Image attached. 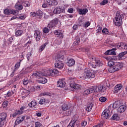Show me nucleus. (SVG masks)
Segmentation results:
<instances>
[{"label": "nucleus", "mask_w": 127, "mask_h": 127, "mask_svg": "<svg viewBox=\"0 0 127 127\" xmlns=\"http://www.w3.org/2000/svg\"><path fill=\"white\" fill-rule=\"evenodd\" d=\"M123 89V85L121 84H118L114 87V93H118L119 91Z\"/></svg>", "instance_id": "obj_19"}, {"label": "nucleus", "mask_w": 127, "mask_h": 127, "mask_svg": "<svg viewBox=\"0 0 127 127\" xmlns=\"http://www.w3.org/2000/svg\"><path fill=\"white\" fill-rule=\"evenodd\" d=\"M30 44H31V41H29L24 45V47H29Z\"/></svg>", "instance_id": "obj_52"}, {"label": "nucleus", "mask_w": 127, "mask_h": 127, "mask_svg": "<svg viewBox=\"0 0 127 127\" xmlns=\"http://www.w3.org/2000/svg\"><path fill=\"white\" fill-rule=\"evenodd\" d=\"M99 101L101 102V103H105L106 101H107V98L105 97H101L99 98Z\"/></svg>", "instance_id": "obj_44"}, {"label": "nucleus", "mask_w": 127, "mask_h": 127, "mask_svg": "<svg viewBox=\"0 0 127 127\" xmlns=\"http://www.w3.org/2000/svg\"><path fill=\"white\" fill-rule=\"evenodd\" d=\"M6 113H2L0 114V127H2L4 125V122L6 120Z\"/></svg>", "instance_id": "obj_8"}, {"label": "nucleus", "mask_w": 127, "mask_h": 127, "mask_svg": "<svg viewBox=\"0 0 127 127\" xmlns=\"http://www.w3.org/2000/svg\"><path fill=\"white\" fill-rule=\"evenodd\" d=\"M18 11L16 10H13V9H5L4 10V14H6L7 15H8L9 14H16Z\"/></svg>", "instance_id": "obj_11"}, {"label": "nucleus", "mask_w": 127, "mask_h": 127, "mask_svg": "<svg viewBox=\"0 0 127 127\" xmlns=\"http://www.w3.org/2000/svg\"><path fill=\"white\" fill-rule=\"evenodd\" d=\"M36 90V86H32L30 89V92H35V91Z\"/></svg>", "instance_id": "obj_59"}, {"label": "nucleus", "mask_w": 127, "mask_h": 127, "mask_svg": "<svg viewBox=\"0 0 127 127\" xmlns=\"http://www.w3.org/2000/svg\"><path fill=\"white\" fill-rule=\"evenodd\" d=\"M36 13L37 17L38 16L39 17V18L42 17V15H43V12H42V11H41V10L37 11Z\"/></svg>", "instance_id": "obj_34"}, {"label": "nucleus", "mask_w": 127, "mask_h": 127, "mask_svg": "<svg viewBox=\"0 0 127 127\" xmlns=\"http://www.w3.org/2000/svg\"><path fill=\"white\" fill-rule=\"evenodd\" d=\"M58 4V1L56 0H52V5H57Z\"/></svg>", "instance_id": "obj_54"}, {"label": "nucleus", "mask_w": 127, "mask_h": 127, "mask_svg": "<svg viewBox=\"0 0 127 127\" xmlns=\"http://www.w3.org/2000/svg\"><path fill=\"white\" fill-rule=\"evenodd\" d=\"M83 76L85 78L90 79V78H95V74L92 73L89 69L85 68L84 70V72L83 73Z\"/></svg>", "instance_id": "obj_6"}, {"label": "nucleus", "mask_w": 127, "mask_h": 127, "mask_svg": "<svg viewBox=\"0 0 127 127\" xmlns=\"http://www.w3.org/2000/svg\"><path fill=\"white\" fill-rule=\"evenodd\" d=\"M94 88V92L97 93L98 92H105L107 90V87L105 85H98V86L92 87Z\"/></svg>", "instance_id": "obj_7"}, {"label": "nucleus", "mask_w": 127, "mask_h": 127, "mask_svg": "<svg viewBox=\"0 0 127 127\" xmlns=\"http://www.w3.org/2000/svg\"><path fill=\"white\" fill-rule=\"evenodd\" d=\"M108 2H109V0H103L100 2V5H105Z\"/></svg>", "instance_id": "obj_47"}, {"label": "nucleus", "mask_w": 127, "mask_h": 127, "mask_svg": "<svg viewBox=\"0 0 127 127\" xmlns=\"http://www.w3.org/2000/svg\"><path fill=\"white\" fill-rule=\"evenodd\" d=\"M48 44L47 43H45L44 45H42L40 47V51L41 52L43 51L44 50V48L46 47V46Z\"/></svg>", "instance_id": "obj_39"}, {"label": "nucleus", "mask_w": 127, "mask_h": 127, "mask_svg": "<svg viewBox=\"0 0 127 127\" xmlns=\"http://www.w3.org/2000/svg\"><path fill=\"white\" fill-rule=\"evenodd\" d=\"M92 59L95 61V64L97 67H100L103 65V62H102V60H101V59L97 58H92Z\"/></svg>", "instance_id": "obj_17"}, {"label": "nucleus", "mask_w": 127, "mask_h": 127, "mask_svg": "<svg viewBox=\"0 0 127 127\" xmlns=\"http://www.w3.org/2000/svg\"><path fill=\"white\" fill-rule=\"evenodd\" d=\"M118 107H119V104H118V102H115L113 104V109H117Z\"/></svg>", "instance_id": "obj_51"}, {"label": "nucleus", "mask_w": 127, "mask_h": 127, "mask_svg": "<svg viewBox=\"0 0 127 127\" xmlns=\"http://www.w3.org/2000/svg\"><path fill=\"white\" fill-rule=\"evenodd\" d=\"M102 117L104 118V119H110V113L109 112H103Z\"/></svg>", "instance_id": "obj_27"}, {"label": "nucleus", "mask_w": 127, "mask_h": 127, "mask_svg": "<svg viewBox=\"0 0 127 127\" xmlns=\"http://www.w3.org/2000/svg\"><path fill=\"white\" fill-rule=\"evenodd\" d=\"M23 5L24 6H30V3L28 1H25L23 2Z\"/></svg>", "instance_id": "obj_48"}, {"label": "nucleus", "mask_w": 127, "mask_h": 127, "mask_svg": "<svg viewBox=\"0 0 127 127\" xmlns=\"http://www.w3.org/2000/svg\"><path fill=\"white\" fill-rule=\"evenodd\" d=\"M80 43V38L77 37L75 38V41L74 42V44L75 45H78Z\"/></svg>", "instance_id": "obj_45"}, {"label": "nucleus", "mask_w": 127, "mask_h": 127, "mask_svg": "<svg viewBox=\"0 0 127 127\" xmlns=\"http://www.w3.org/2000/svg\"><path fill=\"white\" fill-rule=\"evenodd\" d=\"M45 102H46V100H45V99L42 98L39 101V104H40V105H43V104H45Z\"/></svg>", "instance_id": "obj_43"}, {"label": "nucleus", "mask_w": 127, "mask_h": 127, "mask_svg": "<svg viewBox=\"0 0 127 127\" xmlns=\"http://www.w3.org/2000/svg\"><path fill=\"white\" fill-rule=\"evenodd\" d=\"M73 89H75V90H78V89H81V85L78 84H75V85H73Z\"/></svg>", "instance_id": "obj_42"}, {"label": "nucleus", "mask_w": 127, "mask_h": 127, "mask_svg": "<svg viewBox=\"0 0 127 127\" xmlns=\"http://www.w3.org/2000/svg\"><path fill=\"white\" fill-rule=\"evenodd\" d=\"M73 11L74 9H73V8H69L67 10V12H69V13H73Z\"/></svg>", "instance_id": "obj_58"}, {"label": "nucleus", "mask_w": 127, "mask_h": 127, "mask_svg": "<svg viewBox=\"0 0 127 127\" xmlns=\"http://www.w3.org/2000/svg\"><path fill=\"white\" fill-rule=\"evenodd\" d=\"M103 125L102 123H100L97 125L94 126L93 127H103Z\"/></svg>", "instance_id": "obj_63"}, {"label": "nucleus", "mask_w": 127, "mask_h": 127, "mask_svg": "<svg viewBox=\"0 0 127 127\" xmlns=\"http://www.w3.org/2000/svg\"><path fill=\"white\" fill-rule=\"evenodd\" d=\"M22 33H23V30H18L15 33V36H16V37L21 36V35H22Z\"/></svg>", "instance_id": "obj_31"}, {"label": "nucleus", "mask_w": 127, "mask_h": 127, "mask_svg": "<svg viewBox=\"0 0 127 127\" xmlns=\"http://www.w3.org/2000/svg\"><path fill=\"white\" fill-rule=\"evenodd\" d=\"M25 17H26L24 15H21L19 16V18L20 19H21L22 20H23L25 19Z\"/></svg>", "instance_id": "obj_60"}, {"label": "nucleus", "mask_w": 127, "mask_h": 127, "mask_svg": "<svg viewBox=\"0 0 127 127\" xmlns=\"http://www.w3.org/2000/svg\"><path fill=\"white\" fill-rule=\"evenodd\" d=\"M44 33H48L49 32V29L48 28H45L43 30Z\"/></svg>", "instance_id": "obj_55"}, {"label": "nucleus", "mask_w": 127, "mask_h": 127, "mask_svg": "<svg viewBox=\"0 0 127 127\" xmlns=\"http://www.w3.org/2000/svg\"><path fill=\"white\" fill-rule=\"evenodd\" d=\"M59 71L57 69L47 68L43 71H39L33 72L32 74L33 78H37V79H40L42 77H54L58 75Z\"/></svg>", "instance_id": "obj_1"}, {"label": "nucleus", "mask_w": 127, "mask_h": 127, "mask_svg": "<svg viewBox=\"0 0 127 127\" xmlns=\"http://www.w3.org/2000/svg\"><path fill=\"white\" fill-rule=\"evenodd\" d=\"M39 82L41 84H46V83H47V79H46L45 77H43L39 80Z\"/></svg>", "instance_id": "obj_35"}, {"label": "nucleus", "mask_w": 127, "mask_h": 127, "mask_svg": "<svg viewBox=\"0 0 127 127\" xmlns=\"http://www.w3.org/2000/svg\"><path fill=\"white\" fill-rule=\"evenodd\" d=\"M42 96H48L49 95V93L45 92L41 94Z\"/></svg>", "instance_id": "obj_64"}, {"label": "nucleus", "mask_w": 127, "mask_h": 127, "mask_svg": "<svg viewBox=\"0 0 127 127\" xmlns=\"http://www.w3.org/2000/svg\"><path fill=\"white\" fill-rule=\"evenodd\" d=\"M21 95H22V98H26L27 96L29 95V92H28V90L24 89L21 92Z\"/></svg>", "instance_id": "obj_25"}, {"label": "nucleus", "mask_w": 127, "mask_h": 127, "mask_svg": "<svg viewBox=\"0 0 127 127\" xmlns=\"http://www.w3.org/2000/svg\"><path fill=\"white\" fill-rule=\"evenodd\" d=\"M35 127H42V124L40 123V122H36L35 124Z\"/></svg>", "instance_id": "obj_49"}, {"label": "nucleus", "mask_w": 127, "mask_h": 127, "mask_svg": "<svg viewBox=\"0 0 127 127\" xmlns=\"http://www.w3.org/2000/svg\"><path fill=\"white\" fill-rule=\"evenodd\" d=\"M30 16H32L33 17H37V15H36V13H35V12H31L30 13Z\"/></svg>", "instance_id": "obj_53"}, {"label": "nucleus", "mask_w": 127, "mask_h": 127, "mask_svg": "<svg viewBox=\"0 0 127 127\" xmlns=\"http://www.w3.org/2000/svg\"><path fill=\"white\" fill-rule=\"evenodd\" d=\"M126 110H127V106L121 105L118 108L117 111L118 113H122L126 112Z\"/></svg>", "instance_id": "obj_20"}, {"label": "nucleus", "mask_w": 127, "mask_h": 127, "mask_svg": "<svg viewBox=\"0 0 127 127\" xmlns=\"http://www.w3.org/2000/svg\"><path fill=\"white\" fill-rule=\"evenodd\" d=\"M79 122L78 121V116H73L71 121L67 127H79Z\"/></svg>", "instance_id": "obj_4"}, {"label": "nucleus", "mask_w": 127, "mask_h": 127, "mask_svg": "<svg viewBox=\"0 0 127 127\" xmlns=\"http://www.w3.org/2000/svg\"><path fill=\"white\" fill-rule=\"evenodd\" d=\"M127 53V51L120 53L118 55V57H119L120 58H123V57H124V56H125V55H126Z\"/></svg>", "instance_id": "obj_38"}, {"label": "nucleus", "mask_w": 127, "mask_h": 127, "mask_svg": "<svg viewBox=\"0 0 127 127\" xmlns=\"http://www.w3.org/2000/svg\"><path fill=\"white\" fill-rule=\"evenodd\" d=\"M49 5H52V0H44V3L42 4V7L46 8Z\"/></svg>", "instance_id": "obj_14"}, {"label": "nucleus", "mask_w": 127, "mask_h": 127, "mask_svg": "<svg viewBox=\"0 0 127 127\" xmlns=\"http://www.w3.org/2000/svg\"><path fill=\"white\" fill-rule=\"evenodd\" d=\"M93 91H94V88L92 87L90 88L86 89L85 91H84L83 92V95L84 96L89 95V94H91V93H93Z\"/></svg>", "instance_id": "obj_21"}, {"label": "nucleus", "mask_w": 127, "mask_h": 127, "mask_svg": "<svg viewBox=\"0 0 127 127\" xmlns=\"http://www.w3.org/2000/svg\"><path fill=\"white\" fill-rule=\"evenodd\" d=\"M91 25V23L89 21H86L83 24V27H85V28H87V27H89Z\"/></svg>", "instance_id": "obj_41"}, {"label": "nucleus", "mask_w": 127, "mask_h": 127, "mask_svg": "<svg viewBox=\"0 0 127 127\" xmlns=\"http://www.w3.org/2000/svg\"><path fill=\"white\" fill-rule=\"evenodd\" d=\"M119 119L120 118L119 117V116H118V115L117 114L113 115L112 117V120H113V121H118Z\"/></svg>", "instance_id": "obj_37"}, {"label": "nucleus", "mask_w": 127, "mask_h": 127, "mask_svg": "<svg viewBox=\"0 0 127 127\" xmlns=\"http://www.w3.org/2000/svg\"><path fill=\"white\" fill-rule=\"evenodd\" d=\"M36 105H37V103L35 100L32 101L30 103L28 104V106L30 108H34Z\"/></svg>", "instance_id": "obj_29"}, {"label": "nucleus", "mask_w": 127, "mask_h": 127, "mask_svg": "<svg viewBox=\"0 0 127 127\" xmlns=\"http://www.w3.org/2000/svg\"><path fill=\"white\" fill-rule=\"evenodd\" d=\"M25 118H26V120H29V119H30V117L29 116H23L22 117H19L17 118L16 121H15V125H19V124H21V123H22V122H23Z\"/></svg>", "instance_id": "obj_9"}, {"label": "nucleus", "mask_w": 127, "mask_h": 127, "mask_svg": "<svg viewBox=\"0 0 127 127\" xmlns=\"http://www.w3.org/2000/svg\"><path fill=\"white\" fill-rule=\"evenodd\" d=\"M117 48L119 49H124L127 50V44H125L123 42H121L120 44L117 45Z\"/></svg>", "instance_id": "obj_18"}, {"label": "nucleus", "mask_w": 127, "mask_h": 127, "mask_svg": "<svg viewBox=\"0 0 127 127\" xmlns=\"http://www.w3.org/2000/svg\"><path fill=\"white\" fill-rule=\"evenodd\" d=\"M88 65L89 66H90V67H92V68H94V69H96V68L98 67L97 64H95V63H93V62L88 63Z\"/></svg>", "instance_id": "obj_33"}, {"label": "nucleus", "mask_w": 127, "mask_h": 127, "mask_svg": "<svg viewBox=\"0 0 127 127\" xmlns=\"http://www.w3.org/2000/svg\"><path fill=\"white\" fill-rule=\"evenodd\" d=\"M65 85V78L60 79L58 81V86L60 87V88H64Z\"/></svg>", "instance_id": "obj_13"}, {"label": "nucleus", "mask_w": 127, "mask_h": 127, "mask_svg": "<svg viewBox=\"0 0 127 127\" xmlns=\"http://www.w3.org/2000/svg\"><path fill=\"white\" fill-rule=\"evenodd\" d=\"M115 51L117 50V48H113L111 50H108L107 52L105 53V55H115L116 54V52H113L112 51Z\"/></svg>", "instance_id": "obj_22"}, {"label": "nucleus", "mask_w": 127, "mask_h": 127, "mask_svg": "<svg viewBox=\"0 0 127 127\" xmlns=\"http://www.w3.org/2000/svg\"><path fill=\"white\" fill-rule=\"evenodd\" d=\"M30 56H31V53L30 52L28 53L27 55V59L28 61H29V59H30Z\"/></svg>", "instance_id": "obj_61"}, {"label": "nucleus", "mask_w": 127, "mask_h": 127, "mask_svg": "<svg viewBox=\"0 0 127 127\" xmlns=\"http://www.w3.org/2000/svg\"><path fill=\"white\" fill-rule=\"evenodd\" d=\"M29 81L28 79H24L23 80V85H27L28 84Z\"/></svg>", "instance_id": "obj_57"}, {"label": "nucleus", "mask_w": 127, "mask_h": 127, "mask_svg": "<svg viewBox=\"0 0 127 127\" xmlns=\"http://www.w3.org/2000/svg\"><path fill=\"white\" fill-rule=\"evenodd\" d=\"M62 108L63 111H67V110H69V109H70V107L68 106V104L67 103H64L62 105Z\"/></svg>", "instance_id": "obj_30"}, {"label": "nucleus", "mask_w": 127, "mask_h": 127, "mask_svg": "<svg viewBox=\"0 0 127 127\" xmlns=\"http://www.w3.org/2000/svg\"><path fill=\"white\" fill-rule=\"evenodd\" d=\"M124 67V63H116L114 66L109 68L108 71L110 73H115L117 71H120Z\"/></svg>", "instance_id": "obj_3"}, {"label": "nucleus", "mask_w": 127, "mask_h": 127, "mask_svg": "<svg viewBox=\"0 0 127 127\" xmlns=\"http://www.w3.org/2000/svg\"><path fill=\"white\" fill-rule=\"evenodd\" d=\"M66 9V6L65 5L59 6L56 7L54 10V13L55 14H60V13H65V10Z\"/></svg>", "instance_id": "obj_5"}, {"label": "nucleus", "mask_w": 127, "mask_h": 127, "mask_svg": "<svg viewBox=\"0 0 127 127\" xmlns=\"http://www.w3.org/2000/svg\"><path fill=\"white\" fill-rule=\"evenodd\" d=\"M67 66L71 67V66H73L74 64H75V60L73 59H70L68 60L66 63Z\"/></svg>", "instance_id": "obj_26"}, {"label": "nucleus", "mask_w": 127, "mask_h": 127, "mask_svg": "<svg viewBox=\"0 0 127 127\" xmlns=\"http://www.w3.org/2000/svg\"><path fill=\"white\" fill-rule=\"evenodd\" d=\"M19 67H20V62H17L14 66V68L16 70H17V69H18V68H19Z\"/></svg>", "instance_id": "obj_46"}, {"label": "nucleus", "mask_w": 127, "mask_h": 127, "mask_svg": "<svg viewBox=\"0 0 127 127\" xmlns=\"http://www.w3.org/2000/svg\"><path fill=\"white\" fill-rule=\"evenodd\" d=\"M54 34L55 35H57V37H59L60 38H63V37H64L63 31L61 30H55L54 32Z\"/></svg>", "instance_id": "obj_15"}, {"label": "nucleus", "mask_w": 127, "mask_h": 127, "mask_svg": "<svg viewBox=\"0 0 127 127\" xmlns=\"http://www.w3.org/2000/svg\"><path fill=\"white\" fill-rule=\"evenodd\" d=\"M6 95L7 97H11V96H12V93H11V92L10 91H8Z\"/></svg>", "instance_id": "obj_62"}, {"label": "nucleus", "mask_w": 127, "mask_h": 127, "mask_svg": "<svg viewBox=\"0 0 127 127\" xmlns=\"http://www.w3.org/2000/svg\"><path fill=\"white\" fill-rule=\"evenodd\" d=\"M55 67L60 69V70H61V69H63V68H64V63H63L62 61H57L55 64Z\"/></svg>", "instance_id": "obj_10"}, {"label": "nucleus", "mask_w": 127, "mask_h": 127, "mask_svg": "<svg viewBox=\"0 0 127 127\" xmlns=\"http://www.w3.org/2000/svg\"><path fill=\"white\" fill-rule=\"evenodd\" d=\"M93 106H94L93 103H88V104L87 105V107L85 108L86 111L87 112H91V111H92V109L93 108Z\"/></svg>", "instance_id": "obj_24"}, {"label": "nucleus", "mask_w": 127, "mask_h": 127, "mask_svg": "<svg viewBox=\"0 0 127 127\" xmlns=\"http://www.w3.org/2000/svg\"><path fill=\"white\" fill-rule=\"evenodd\" d=\"M123 18H124V14L118 11L116 15L113 19L114 23L116 26H121L123 24Z\"/></svg>", "instance_id": "obj_2"}, {"label": "nucleus", "mask_w": 127, "mask_h": 127, "mask_svg": "<svg viewBox=\"0 0 127 127\" xmlns=\"http://www.w3.org/2000/svg\"><path fill=\"white\" fill-rule=\"evenodd\" d=\"M78 12L79 14L85 15V14H86V13L88 12V9L87 8L79 9H78Z\"/></svg>", "instance_id": "obj_23"}, {"label": "nucleus", "mask_w": 127, "mask_h": 127, "mask_svg": "<svg viewBox=\"0 0 127 127\" xmlns=\"http://www.w3.org/2000/svg\"><path fill=\"white\" fill-rule=\"evenodd\" d=\"M115 64H116V63H115L112 61H110L108 63V65L110 67H113V66H114L115 65Z\"/></svg>", "instance_id": "obj_40"}, {"label": "nucleus", "mask_w": 127, "mask_h": 127, "mask_svg": "<svg viewBox=\"0 0 127 127\" xmlns=\"http://www.w3.org/2000/svg\"><path fill=\"white\" fill-rule=\"evenodd\" d=\"M102 29H103L102 27H99L98 29L96 30V35H100V33L102 32Z\"/></svg>", "instance_id": "obj_36"}, {"label": "nucleus", "mask_w": 127, "mask_h": 127, "mask_svg": "<svg viewBox=\"0 0 127 127\" xmlns=\"http://www.w3.org/2000/svg\"><path fill=\"white\" fill-rule=\"evenodd\" d=\"M34 36L36 41H40L41 39V32L39 30H35Z\"/></svg>", "instance_id": "obj_12"}, {"label": "nucleus", "mask_w": 127, "mask_h": 127, "mask_svg": "<svg viewBox=\"0 0 127 127\" xmlns=\"http://www.w3.org/2000/svg\"><path fill=\"white\" fill-rule=\"evenodd\" d=\"M108 31L109 30H108V29L103 28V29L102 30V33H103L104 34H108Z\"/></svg>", "instance_id": "obj_50"}, {"label": "nucleus", "mask_w": 127, "mask_h": 127, "mask_svg": "<svg viewBox=\"0 0 127 127\" xmlns=\"http://www.w3.org/2000/svg\"><path fill=\"white\" fill-rule=\"evenodd\" d=\"M8 104V101H5L3 102V106L4 108H6L7 107V105Z\"/></svg>", "instance_id": "obj_56"}, {"label": "nucleus", "mask_w": 127, "mask_h": 127, "mask_svg": "<svg viewBox=\"0 0 127 127\" xmlns=\"http://www.w3.org/2000/svg\"><path fill=\"white\" fill-rule=\"evenodd\" d=\"M22 112L21 111H19L18 110H16L13 114H11V117L13 118H15L17 116H19V115H21Z\"/></svg>", "instance_id": "obj_28"}, {"label": "nucleus", "mask_w": 127, "mask_h": 127, "mask_svg": "<svg viewBox=\"0 0 127 127\" xmlns=\"http://www.w3.org/2000/svg\"><path fill=\"white\" fill-rule=\"evenodd\" d=\"M59 22V19L57 18H55L54 19L52 20L50 24V26H51V27H54V26H56L57 24H58V23Z\"/></svg>", "instance_id": "obj_16"}, {"label": "nucleus", "mask_w": 127, "mask_h": 127, "mask_svg": "<svg viewBox=\"0 0 127 127\" xmlns=\"http://www.w3.org/2000/svg\"><path fill=\"white\" fill-rule=\"evenodd\" d=\"M15 8L17 10H21L23 8V6L21 4L16 3L15 5Z\"/></svg>", "instance_id": "obj_32"}]
</instances>
